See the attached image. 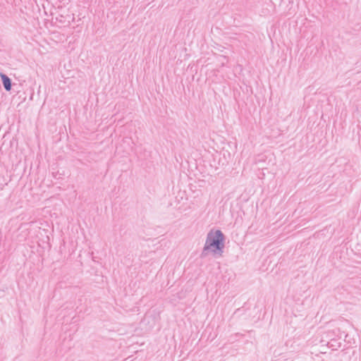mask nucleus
<instances>
[{
	"label": "nucleus",
	"mask_w": 361,
	"mask_h": 361,
	"mask_svg": "<svg viewBox=\"0 0 361 361\" xmlns=\"http://www.w3.org/2000/svg\"><path fill=\"white\" fill-rule=\"evenodd\" d=\"M327 345L329 348H332L333 350H336L341 347V342L338 341L336 338H331L327 343Z\"/></svg>",
	"instance_id": "20e7f679"
},
{
	"label": "nucleus",
	"mask_w": 361,
	"mask_h": 361,
	"mask_svg": "<svg viewBox=\"0 0 361 361\" xmlns=\"http://www.w3.org/2000/svg\"><path fill=\"white\" fill-rule=\"evenodd\" d=\"M240 311H241V309H240V308H239V309H238V310H236V312H240Z\"/></svg>",
	"instance_id": "423d86ee"
},
{
	"label": "nucleus",
	"mask_w": 361,
	"mask_h": 361,
	"mask_svg": "<svg viewBox=\"0 0 361 361\" xmlns=\"http://www.w3.org/2000/svg\"><path fill=\"white\" fill-rule=\"evenodd\" d=\"M269 255L266 256V259H264L266 263L267 264V267H269L271 264V260H268ZM268 267H267V269Z\"/></svg>",
	"instance_id": "39448f33"
},
{
	"label": "nucleus",
	"mask_w": 361,
	"mask_h": 361,
	"mask_svg": "<svg viewBox=\"0 0 361 361\" xmlns=\"http://www.w3.org/2000/svg\"><path fill=\"white\" fill-rule=\"evenodd\" d=\"M0 78L5 90L10 91L12 87L11 79L4 73H0Z\"/></svg>",
	"instance_id": "f03ea898"
},
{
	"label": "nucleus",
	"mask_w": 361,
	"mask_h": 361,
	"mask_svg": "<svg viewBox=\"0 0 361 361\" xmlns=\"http://www.w3.org/2000/svg\"><path fill=\"white\" fill-rule=\"evenodd\" d=\"M344 332H342L339 328H336L333 330L329 331L327 332V336L331 339V338L338 337V339L342 338V334Z\"/></svg>",
	"instance_id": "7ed1b4c3"
},
{
	"label": "nucleus",
	"mask_w": 361,
	"mask_h": 361,
	"mask_svg": "<svg viewBox=\"0 0 361 361\" xmlns=\"http://www.w3.org/2000/svg\"><path fill=\"white\" fill-rule=\"evenodd\" d=\"M225 238L221 230H211L207 235L200 257H206L209 252H211L214 256L221 257L225 247Z\"/></svg>",
	"instance_id": "f257e3e1"
}]
</instances>
